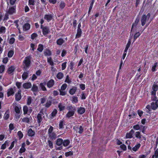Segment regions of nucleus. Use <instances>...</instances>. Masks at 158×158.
<instances>
[{"instance_id":"8fccbe9b","label":"nucleus","mask_w":158,"mask_h":158,"mask_svg":"<svg viewBox=\"0 0 158 158\" xmlns=\"http://www.w3.org/2000/svg\"><path fill=\"white\" fill-rule=\"evenodd\" d=\"M28 110V108L27 106H25L23 107V111L24 112V114H27Z\"/></svg>"},{"instance_id":"7c9ffc66","label":"nucleus","mask_w":158,"mask_h":158,"mask_svg":"<svg viewBox=\"0 0 158 158\" xmlns=\"http://www.w3.org/2000/svg\"><path fill=\"white\" fill-rule=\"evenodd\" d=\"M31 49L30 50L31 51V52L32 53L34 50L35 49L36 47L35 46V44L33 43H31L30 44Z\"/></svg>"},{"instance_id":"5fc2aeb1","label":"nucleus","mask_w":158,"mask_h":158,"mask_svg":"<svg viewBox=\"0 0 158 158\" xmlns=\"http://www.w3.org/2000/svg\"><path fill=\"white\" fill-rule=\"evenodd\" d=\"M65 4L63 1H61L60 4V7L61 9H63L65 6Z\"/></svg>"},{"instance_id":"58836bf2","label":"nucleus","mask_w":158,"mask_h":158,"mask_svg":"<svg viewBox=\"0 0 158 158\" xmlns=\"http://www.w3.org/2000/svg\"><path fill=\"white\" fill-rule=\"evenodd\" d=\"M15 69L14 66H12L10 67L8 69V73L9 74L11 73L14 72Z\"/></svg>"},{"instance_id":"ea45409f","label":"nucleus","mask_w":158,"mask_h":158,"mask_svg":"<svg viewBox=\"0 0 158 158\" xmlns=\"http://www.w3.org/2000/svg\"><path fill=\"white\" fill-rule=\"evenodd\" d=\"M6 28L3 26H0V33H4L6 31Z\"/></svg>"},{"instance_id":"9d476101","label":"nucleus","mask_w":158,"mask_h":158,"mask_svg":"<svg viewBox=\"0 0 158 158\" xmlns=\"http://www.w3.org/2000/svg\"><path fill=\"white\" fill-rule=\"evenodd\" d=\"M73 128L75 130H76L77 129H78L79 131L78 132L77 131L76 132H78L79 134H81L83 131V128L81 126H80L79 128H77V127H74Z\"/></svg>"},{"instance_id":"6e6552de","label":"nucleus","mask_w":158,"mask_h":158,"mask_svg":"<svg viewBox=\"0 0 158 158\" xmlns=\"http://www.w3.org/2000/svg\"><path fill=\"white\" fill-rule=\"evenodd\" d=\"M134 133V131L133 129H131L128 132L126 133V136L125 137V139H131L132 138L133 135Z\"/></svg>"},{"instance_id":"a18cd8bd","label":"nucleus","mask_w":158,"mask_h":158,"mask_svg":"<svg viewBox=\"0 0 158 158\" xmlns=\"http://www.w3.org/2000/svg\"><path fill=\"white\" fill-rule=\"evenodd\" d=\"M43 45L41 44H39L38 45V48H37V50L40 52H42L43 50Z\"/></svg>"},{"instance_id":"72a5a7b5","label":"nucleus","mask_w":158,"mask_h":158,"mask_svg":"<svg viewBox=\"0 0 158 158\" xmlns=\"http://www.w3.org/2000/svg\"><path fill=\"white\" fill-rule=\"evenodd\" d=\"M64 121L63 120H60L59 124V128L60 129H61L64 128L63 124Z\"/></svg>"},{"instance_id":"473e14b6","label":"nucleus","mask_w":158,"mask_h":158,"mask_svg":"<svg viewBox=\"0 0 158 158\" xmlns=\"http://www.w3.org/2000/svg\"><path fill=\"white\" fill-rule=\"evenodd\" d=\"M47 61L51 66H53L54 65V63L51 57H48L47 58Z\"/></svg>"},{"instance_id":"0e129e2a","label":"nucleus","mask_w":158,"mask_h":158,"mask_svg":"<svg viewBox=\"0 0 158 158\" xmlns=\"http://www.w3.org/2000/svg\"><path fill=\"white\" fill-rule=\"evenodd\" d=\"M157 66V63H155L154 65L152 67V72H154L156 71V68Z\"/></svg>"},{"instance_id":"1a4fd4ad","label":"nucleus","mask_w":158,"mask_h":158,"mask_svg":"<svg viewBox=\"0 0 158 158\" xmlns=\"http://www.w3.org/2000/svg\"><path fill=\"white\" fill-rule=\"evenodd\" d=\"M35 134V132L33 131L31 129H29L27 131V135L30 137L33 136Z\"/></svg>"},{"instance_id":"2f4dec72","label":"nucleus","mask_w":158,"mask_h":158,"mask_svg":"<svg viewBox=\"0 0 158 158\" xmlns=\"http://www.w3.org/2000/svg\"><path fill=\"white\" fill-rule=\"evenodd\" d=\"M72 102L73 103H77L78 102L77 97L75 96H73L72 97Z\"/></svg>"},{"instance_id":"9b49d317","label":"nucleus","mask_w":158,"mask_h":158,"mask_svg":"<svg viewBox=\"0 0 158 158\" xmlns=\"http://www.w3.org/2000/svg\"><path fill=\"white\" fill-rule=\"evenodd\" d=\"M54 81L53 80L51 79L48 81L47 83V86L48 88H51L53 86L54 84Z\"/></svg>"},{"instance_id":"c85d7f7f","label":"nucleus","mask_w":158,"mask_h":158,"mask_svg":"<svg viewBox=\"0 0 158 158\" xmlns=\"http://www.w3.org/2000/svg\"><path fill=\"white\" fill-rule=\"evenodd\" d=\"M143 127H144L141 125L139 126L138 124H137L133 126V128L136 130H138Z\"/></svg>"},{"instance_id":"774afa93","label":"nucleus","mask_w":158,"mask_h":158,"mask_svg":"<svg viewBox=\"0 0 158 158\" xmlns=\"http://www.w3.org/2000/svg\"><path fill=\"white\" fill-rule=\"evenodd\" d=\"M48 145L51 148H53V143L50 140L48 141Z\"/></svg>"},{"instance_id":"052dcab7","label":"nucleus","mask_w":158,"mask_h":158,"mask_svg":"<svg viewBox=\"0 0 158 158\" xmlns=\"http://www.w3.org/2000/svg\"><path fill=\"white\" fill-rule=\"evenodd\" d=\"M53 127L52 126H50V127L49 128V129L48 130V135L51 133L53 132Z\"/></svg>"},{"instance_id":"c9c22d12","label":"nucleus","mask_w":158,"mask_h":158,"mask_svg":"<svg viewBox=\"0 0 158 158\" xmlns=\"http://www.w3.org/2000/svg\"><path fill=\"white\" fill-rule=\"evenodd\" d=\"M44 55L46 56H50L51 54V51L48 50H46L44 52Z\"/></svg>"},{"instance_id":"3c124183","label":"nucleus","mask_w":158,"mask_h":158,"mask_svg":"<svg viewBox=\"0 0 158 158\" xmlns=\"http://www.w3.org/2000/svg\"><path fill=\"white\" fill-rule=\"evenodd\" d=\"M35 0H28V5L29 6H34L35 5Z\"/></svg>"},{"instance_id":"de8ad7c7","label":"nucleus","mask_w":158,"mask_h":158,"mask_svg":"<svg viewBox=\"0 0 158 158\" xmlns=\"http://www.w3.org/2000/svg\"><path fill=\"white\" fill-rule=\"evenodd\" d=\"M38 89V87L35 85H33L31 89L32 90L33 92H36L37 91Z\"/></svg>"},{"instance_id":"5701e85b","label":"nucleus","mask_w":158,"mask_h":158,"mask_svg":"<svg viewBox=\"0 0 158 158\" xmlns=\"http://www.w3.org/2000/svg\"><path fill=\"white\" fill-rule=\"evenodd\" d=\"M141 144L140 143H137L132 148V150L134 152H136L139 148Z\"/></svg>"},{"instance_id":"bb28decb","label":"nucleus","mask_w":158,"mask_h":158,"mask_svg":"<svg viewBox=\"0 0 158 158\" xmlns=\"http://www.w3.org/2000/svg\"><path fill=\"white\" fill-rule=\"evenodd\" d=\"M46 85V83L45 82L40 83V86L41 88V89L43 91H46V89L45 87V85Z\"/></svg>"},{"instance_id":"423d86ee","label":"nucleus","mask_w":158,"mask_h":158,"mask_svg":"<svg viewBox=\"0 0 158 158\" xmlns=\"http://www.w3.org/2000/svg\"><path fill=\"white\" fill-rule=\"evenodd\" d=\"M138 22L139 21L138 20H136L135 22L133 24L132 26L131 34L130 35V36H131V37L133 35L134 31H135V29L136 28V27Z\"/></svg>"},{"instance_id":"4468645a","label":"nucleus","mask_w":158,"mask_h":158,"mask_svg":"<svg viewBox=\"0 0 158 158\" xmlns=\"http://www.w3.org/2000/svg\"><path fill=\"white\" fill-rule=\"evenodd\" d=\"M9 142L10 141L8 140L5 141L4 143L2 145L1 149H5L7 146H8Z\"/></svg>"},{"instance_id":"680f3d73","label":"nucleus","mask_w":158,"mask_h":158,"mask_svg":"<svg viewBox=\"0 0 158 158\" xmlns=\"http://www.w3.org/2000/svg\"><path fill=\"white\" fill-rule=\"evenodd\" d=\"M18 135L19 136V139H21L23 137V135L21 131H19L18 132Z\"/></svg>"},{"instance_id":"c756f323","label":"nucleus","mask_w":158,"mask_h":158,"mask_svg":"<svg viewBox=\"0 0 158 158\" xmlns=\"http://www.w3.org/2000/svg\"><path fill=\"white\" fill-rule=\"evenodd\" d=\"M64 77L63 73L61 72L58 73L56 75V77L59 79H61L62 78Z\"/></svg>"},{"instance_id":"a211bd4d","label":"nucleus","mask_w":158,"mask_h":158,"mask_svg":"<svg viewBox=\"0 0 158 158\" xmlns=\"http://www.w3.org/2000/svg\"><path fill=\"white\" fill-rule=\"evenodd\" d=\"M49 137L52 139H55L56 138V135L54 132L51 133L48 135Z\"/></svg>"},{"instance_id":"49530a36","label":"nucleus","mask_w":158,"mask_h":158,"mask_svg":"<svg viewBox=\"0 0 158 158\" xmlns=\"http://www.w3.org/2000/svg\"><path fill=\"white\" fill-rule=\"evenodd\" d=\"M94 2V0H92V1L90 4V6L89 8L88 13L89 14L92 8Z\"/></svg>"},{"instance_id":"4be33fe9","label":"nucleus","mask_w":158,"mask_h":158,"mask_svg":"<svg viewBox=\"0 0 158 158\" xmlns=\"http://www.w3.org/2000/svg\"><path fill=\"white\" fill-rule=\"evenodd\" d=\"M58 107L60 111H61L64 110L65 107L64 104L61 103H60L58 105Z\"/></svg>"},{"instance_id":"c03bdc74","label":"nucleus","mask_w":158,"mask_h":158,"mask_svg":"<svg viewBox=\"0 0 158 158\" xmlns=\"http://www.w3.org/2000/svg\"><path fill=\"white\" fill-rule=\"evenodd\" d=\"M57 44L59 45H61L64 43V40L62 39H60L57 41Z\"/></svg>"},{"instance_id":"20e7f679","label":"nucleus","mask_w":158,"mask_h":158,"mask_svg":"<svg viewBox=\"0 0 158 158\" xmlns=\"http://www.w3.org/2000/svg\"><path fill=\"white\" fill-rule=\"evenodd\" d=\"M24 68L25 69H27L29 67L30 65L31 61H30V58L29 56H27L26 57L23 62Z\"/></svg>"},{"instance_id":"f704fd0d","label":"nucleus","mask_w":158,"mask_h":158,"mask_svg":"<svg viewBox=\"0 0 158 158\" xmlns=\"http://www.w3.org/2000/svg\"><path fill=\"white\" fill-rule=\"evenodd\" d=\"M64 82L68 84H70L72 82L71 80L69 79V75H67L66 77Z\"/></svg>"},{"instance_id":"b1692460","label":"nucleus","mask_w":158,"mask_h":158,"mask_svg":"<svg viewBox=\"0 0 158 158\" xmlns=\"http://www.w3.org/2000/svg\"><path fill=\"white\" fill-rule=\"evenodd\" d=\"M63 143V140L61 138H58L56 140V144L57 146H61Z\"/></svg>"},{"instance_id":"864d4df0","label":"nucleus","mask_w":158,"mask_h":158,"mask_svg":"<svg viewBox=\"0 0 158 158\" xmlns=\"http://www.w3.org/2000/svg\"><path fill=\"white\" fill-rule=\"evenodd\" d=\"M73 154V152L72 151H70L69 152H66L65 153V156L67 157H68L69 156L72 155Z\"/></svg>"},{"instance_id":"bf43d9fd","label":"nucleus","mask_w":158,"mask_h":158,"mask_svg":"<svg viewBox=\"0 0 158 158\" xmlns=\"http://www.w3.org/2000/svg\"><path fill=\"white\" fill-rule=\"evenodd\" d=\"M15 40L14 38H13V37L11 38L9 41V44H13L14 43Z\"/></svg>"},{"instance_id":"a878e982","label":"nucleus","mask_w":158,"mask_h":158,"mask_svg":"<svg viewBox=\"0 0 158 158\" xmlns=\"http://www.w3.org/2000/svg\"><path fill=\"white\" fill-rule=\"evenodd\" d=\"M9 110H7L6 111L3 117L5 119L7 120L9 118Z\"/></svg>"},{"instance_id":"37998d69","label":"nucleus","mask_w":158,"mask_h":158,"mask_svg":"<svg viewBox=\"0 0 158 158\" xmlns=\"http://www.w3.org/2000/svg\"><path fill=\"white\" fill-rule=\"evenodd\" d=\"M151 107L152 109L155 110L158 107L156 105V103L154 102H152L151 104Z\"/></svg>"},{"instance_id":"0eeeda50","label":"nucleus","mask_w":158,"mask_h":158,"mask_svg":"<svg viewBox=\"0 0 158 158\" xmlns=\"http://www.w3.org/2000/svg\"><path fill=\"white\" fill-rule=\"evenodd\" d=\"M42 29L43 34L45 36L50 32L49 28L48 27H43Z\"/></svg>"},{"instance_id":"f3484780","label":"nucleus","mask_w":158,"mask_h":158,"mask_svg":"<svg viewBox=\"0 0 158 158\" xmlns=\"http://www.w3.org/2000/svg\"><path fill=\"white\" fill-rule=\"evenodd\" d=\"M85 111V109L83 107H80L78 108L77 112L78 114H82Z\"/></svg>"},{"instance_id":"e2e57ef3","label":"nucleus","mask_w":158,"mask_h":158,"mask_svg":"<svg viewBox=\"0 0 158 158\" xmlns=\"http://www.w3.org/2000/svg\"><path fill=\"white\" fill-rule=\"evenodd\" d=\"M140 34L139 32H136L134 35V41L140 35Z\"/></svg>"},{"instance_id":"7ed1b4c3","label":"nucleus","mask_w":158,"mask_h":158,"mask_svg":"<svg viewBox=\"0 0 158 158\" xmlns=\"http://www.w3.org/2000/svg\"><path fill=\"white\" fill-rule=\"evenodd\" d=\"M12 106L14 108L16 114H20L21 111V107L19 104H17L16 102H14L12 104Z\"/></svg>"},{"instance_id":"69168bd1","label":"nucleus","mask_w":158,"mask_h":158,"mask_svg":"<svg viewBox=\"0 0 158 158\" xmlns=\"http://www.w3.org/2000/svg\"><path fill=\"white\" fill-rule=\"evenodd\" d=\"M66 62H64V63L62 64L61 66H62V70H64V69L66 67Z\"/></svg>"},{"instance_id":"aec40b11","label":"nucleus","mask_w":158,"mask_h":158,"mask_svg":"<svg viewBox=\"0 0 158 158\" xmlns=\"http://www.w3.org/2000/svg\"><path fill=\"white\" fill-rule=\"evenodd\" d=\"M31 86V83H26L23 84V87L25 89H29Z\"/></svg>"},{"instance_id":"09e8293b","label":"nucleus","mask_w":158,"mask_h":158,"mask_svg":"<svg viewBox=\"0 0 158 158\" xmlns=\"http://www.w3.org/2000/svg\"><path fill=\"white\" fill-rule=\"evenodd\" d=\"M67 86V85L66 84H64L61 86V89L60 90L64 91L66 88Z\"/></svg>"},{"instance_id":"cd10ccee","label":"nucleus","mask_w":158,"mask_h":158,"mask_svg":"<svg viewBox=\"0 0 158 158\" xmlns=\"http://www.w3.org/2000/svg\"><path fill=\"white\" fill-rule=\"evenodd\" d=\"M70 143V141L68 139L64 140H63V144L64 147H66L69 145Z\"/></svg>"},{"instance_id":"603ef678","label":"nucleus","mask_w":158,"mask_h":158,"mask_svg":"<svg viewBox=\"0 0 158 158\" xmlns=\"http://www.w3.org/2000/svg\"><path fill=\"white\" fill-rule=\"evenodd\" d=\"M14 52L12 50L9 51L8 53V56L10 58L12 57L14 54Z\"/></svg>"},{"instance_id":"4d7b16f0","label":"nucleus","mask_w":158,"mask_h":158,"mask_svg":"<svg viewBox=\"0 0 158 158\" xmlns=\"http://www.w3.org/2000/svg\"><path fill=\"white\" fill-rule=\"evenodd\" d=\"M5 66L3 65H2L0 66V73H2L4 71Z\"/></svg>"},{"instance_id":"13d9d810","label":"nucleus","mask_w":158,"mask_h":158,"mask_svg":"<svg viewBox=\"0 0 158 158\" xmlns=\"http://www.w3.org/2000/svg\"><path fill=\"white\" fill-rule=\"evenodd\" d=\"M155 158H158V149H157L155 151L154 154L152 155Z\"/></svg>"},{"instance_id":"412c9836","label":"nucleus","mask_w":158,"mask_h":158,"mask_svg":"<svg viewBox=\"0 0 158 158\" xmlns=\"http://www.w3.org/2000/svg\"><path fill=\"white\" fill-rule=\"evenodd\" d=\"M15 7H10L8 11V13L10 14H12L15 12Z\"/></svg>"},{"instance_id":"393cba45","label":"nucleus","mask_w":158,"mask_h":158,"mask_svg":"<svg viewBox=\"0 0 158 158\" xmlns=\"http://www.w3.org/2000/svg\"><path fill=\"white\" fill-rule=\"evenodd\" d=\"M30 27V25L29 24L26 23L25 24L23 27V30L24 31H27L29 30Z\"/></svg>"},{"instance_id":"338daca9","label":"nucleus","mask_w":158,"mask_h":158,"mask_svg":"<svg viewBox=\"0 0 158 158\" xmlns=\"http://www.w3.org/2000/svg\"><path fill=\"white\" fill-rule=\"evenodd\" d=\"M15 141H13L11 143V145L10 147L8 148V149L10 150L12 149V148L14 147L15 145Z\"/></svg>"},{"instance_id":"39448f33","label":"nucleus","mask_w":158,"mask_h":158,"mask_svg":"<svg viewBox=\"0 0 158 158\" xmlns=\"http://www.w3.org/2000/svg\"><path fill=\"white\" fill-rule=\"evenodd\" d=\"M44 114L42 112H40L37 115V122L39 124V126L40 125L41 123L42 122L43 118H44Z\"/></svg>"},{"instance_id":"79ce46f5","label":"nucleus","mask_w":158,"mask_h":158,"mask_svg":"<svg viewBox=\"0 0 158 158\" xmlns=\"http://www.w3.org/2000/svg\"><path fill=\"white\" fill-rule=\"evenodd\" d=\"M81 29H77V33L76 35V38H79L81 34Z\"/></svg>"},{"instance_id":"f8f14e48","label":"nucleus","mask_w":158,"mask_h":158,"mask_svg":"<svg viewBox=\"0 0 158 158\" xmlns=\"http://www.w3.org/2000/svg\"><path fill=\"white\" fill-rule=\"evenodd\" d=\"M14 94V90L13 88H10L7 90V95L8 97L13 95Z\"/></svg>"},{"instance_id":"e433bc0d","label":"nucleus","mask_w":158,"mask_h":158,"mask_svg":"<svg viewBox=\"0 0 158 158\" xmlns=\"http://www.w3.org/2000/svg\"><path fill=\"white\" fill-rule=\"evenodd\" d=\"M135 137L139 139H141V135L139 131H136L135 133Z\"/></svg>"},{"instance_id":"6e6d98bb","label":"nucleus","mask_w":158,"mask_h":158,"mask_svg":"<svg viewBox=\"0 0 158 158\" xmlns=\"http://www.w3.org/2000/svg\"><path fill=\"white\" fill-rule=\"evenodd\" d=\"M57 113V110L56 109H54L51 114V116L52 117L55 116Z\"/></svg>"},{"instance_id":"dca6fc26","label":"nucleus","mask_w":158,"mask_h":158,"mask_svg":"<svg viewBox=\"0 0 158 158\" xmlns=\"http://www.w3.org/2000/svg\"><path fill=\"white\" fill-rule=\"evenodd\" d=\"M77 88L76 86H73L69 90V93L71 95H73L76 92Z\"/></svg>"},{"instance_id":"a19ab883","label":"nucleus","mask_w":158,"mask_h":158,"mask_svg":"<svg viewBox=\"0 0 158 158\" xmlns=\"http://www.w3.org/2000/svg\"><path fill=\"white\" fill-rule=\"evenodd\" d=\"M30 118H24L22 119V121L23 122L28 123L29 122Z\"/></svg>"},{"instance_id":"ddd939ff","label":"nucleus","mask_w":158,"mask_h":158,"mask_svg":"<svg viewBox=\"0 0 158 158\" xmlns=\"http://www.w3.org/2000/svg\"><path fill=\"white\" fill-rule=\"evenodd\" d=\"M52 18V16L51 14L45 15L44 19L47 20L48 22L50 21Z\"/></svg>"},{"instance_id":"2eb2a0df","label":"nucleus","mask_w":158,"mask_h":158,"mask_svg":"<svg viewBox=\"0 0 158 158\" xmlns=\"http://www.w3.org/2000/svg\"><path fill=\"white\" fill-rule=\"evenodd\" d=\"M21 90H19L15 94V100L17 101H19L21 98Z\"/></svg>"},{"instance_id":"f03ea898","label":"nucleus","mask_w":158,"mask_h":158,"mask_svg":"<svg viewBox=\"0 0 158 158\" xmlns=\"http://www.w3.org/2000/svg\"><path fill=\"white\" fill-rule=\"evenodd\" d=\"M68 110L69 111L66 114V116L67 117L69 118L74 115L76 109L75 106H71L68 107Z\"/></svg>"},{"instance_id":"f257e3e1","label":"nucleus","mask_w":158,"mask_h":158,"mask_svg":"<svg viewBox=\"0 0 158 158\" xmlns=\"http://www.w3.org/2000/svg\"><path fill=\"white\" fill-rule=\"evenodd\" d=\"M150 13L146 15H144L142 16L141 20V25L142 26H144L146 22L148 23V24L151 22L152 19L150 18Z\"/></svg>"},{"instance_id":"4c0bfd02","label":"nucleus","mask_w":158,"mask_h":158,"mask_svg":"<svg viewBox=\"0 0 158 158\" xmlns=\"http://www.w3.org/2000/svg\"><path fill=\"white\" fill-rule=\"evenodd\" d=\"M28 74L27 72H24L22 75V78L23 80H25L28 77Z\"/></svg>"},{"instance_id":"6ab92c4d","label":"nucleus","mask_w":158,"mask_h":158,"mask_svg":"<svg viewBox=\"0 0 158 158\" xmlns=\"http://www.w3.org/2000/svg\"><path fill=\"white\" fill-rule=\"evenodd\" d=\"M25 144L24 143H22L21 146V147L19 151V152L20 153H22L25 152L26 150V149L25 148Z\"/></svg>"}]
</instances>
